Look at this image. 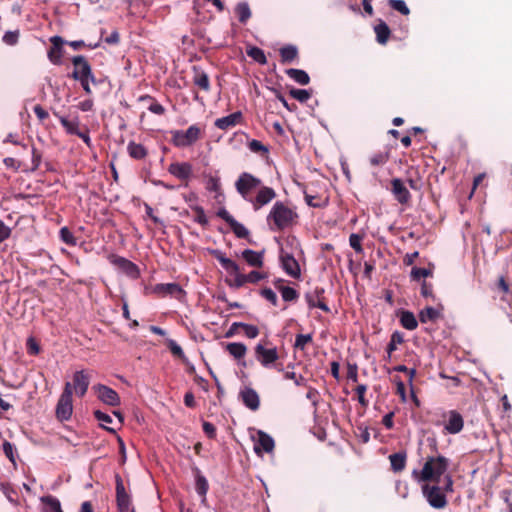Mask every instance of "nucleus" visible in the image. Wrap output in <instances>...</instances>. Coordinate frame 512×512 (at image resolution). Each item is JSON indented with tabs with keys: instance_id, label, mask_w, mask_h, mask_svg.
<instances>
[{
	"instance_id": "obj_1",
	"label": "nucleus",
	"mask_w": 512,
	"mask_h": 512,
	"mask_svg": "<svg viewBox=\"0 0 512 512\" xmlns=\"http://www.w3.org/2000/svg\"><path fill=\"white\" fill-rule=\"evenodd\" d=\"M450 461L443 455L427 456L420 470L414 469L412 477L419 483H439L445 477Z\"/></svg>"
},
{
	"instance_id": "obj_2",
	"label": "nucleus",
	"mask_w": 512,
	"mask_h": 512,
	"mask_svg": "<svg viewBox=\"0 0 512 512\" xmlns=\"http://www.w3.org/2000/svg\"><path fill=\"white\" fill-rule=\"evenodd\" d=\"M453 478L450 474L445 475L444 485L439 483H423L421 491L429 505L435 509H443L447 506L446 493L453 492Z\"/></svg>"
},
{
	"instance_id": "obj_3",
	"label": "nucleus",
	"mask_w": 512,
	"mask_h": 512,
	"mask_svg": "<svg viewBox=\"0 0 512 512\" xmlns=\"http://www.w3.org/2000/svg\"><path fill=\"white\" fill-rule=\"evenodd\" d=\"M297 219V212L282 201L275 202L267 216L271 229L278 231L293 226Z\"/></svg>"
},
{
	"instance_id": "obj_4",
	"label": "nucleus",
	"mask_w": 512,
	"mask_h": 512,
	"mask_svg": "<svg viewBox=\"0 0 512 512\" xmlns=\"http://www.w3.org/2000/svg\"><path fill=\"white\" fill-rule=\"evenodd\" d=\"M210 253L230 275L234 276L233 280L226 279L229 287L239 289L247 284L246 275L240 272V267L235 261L227 258L220 250H211Z\"/></svg>"
},
{
	"instance_id": "obj_5",
	"label": "nucleus",
	"mask_w": 512,
	"mask_h": 512,
	"mask_svg": "<svg viewBox=\"0 0 512 512\" xmlns=\"http://www.w3.org/2000/svg\"><path fill=\"white\" fill-rule=\"evenodd\" d=\"M202 129L198 125H191L186 131L171 130V143L178 148L189 147L202 137Z\"/></svg>"
},
{
	"instance_id": "obj_6",
	"label": "nucleus",
	"mask_w": 512,
	"mask_h": 512,
	"mask_svg": "<svg viewBox=\"0 0 512 512\" xmlns=\"http://www.w3.org/2000/svg\"><path fill=\"white\" fill-rule=\"evenodd\" d=\"M73 412L72 404V386L70 382H66L63 392L56 405V418L63 422L71 418Z\"/></svg>"
},
{
	"instance_id": "obj_7",
	"label": "nucleus",
	"mask_w": 512,
	"mask_h": 512,
	"mask_svg": "<svg viewBox=\"0 0 512 512\" xmlns=\"http://www.w3.org/2000/svg\"><path fill=\"white\" fill-rule=\"evenodd\" d=\"M261 180L251 173L243 172L239 175L235 182L237 192L246 201L252 198V192L261 186Z\"/></svg>"
},
{
	"instance_id": "obj_8",
	"label": "nucleus",
	"mask_w": 512,
	"mask_h": 512,
	"mask_svg": "<svg viewBox=\"0 0 512 512\" xmlns=\"http://www.w3.org/2000/svg\"><path fill=\"white\" fill-rule=\"evenodd\" d=\"M71 61L74 66L71 77L74 80H91L92 83H96L95 76L92 73L91 65L84 56H74Z\"/></svg>"
},
{
	"instance_id": "obj_9",
	"label": "nucleus",
	"mask_w": 512,
	"mask_h": 512,
	"mask_svg": "<svg viewBox=\"0 0 512 512\" xmlns=\"http://www.w3.org/2000/svg\"><path fill=\"white\" fill-rule=\"evenodd\" d=\"M256 360L265 368H272L279 359L276 347L266 348L262 343H258L255 348Z\"/></svg>"
},
{
	"instance_id": "obj_10",
	"label": "nucleus",
	"mask_w": 512,
	"mask_h": 512,
	"mask_svg": "<svg viewBox=\"0 0 512 512\" xmlns=\"http://www.w3.org/2000/svg\"><path fill=\"white\" fill-rule=\"evenodd\" d=\"M116 503L119 512H128L131 507V496L126 490L120 474H115Z\"/></svg>"
},
{
	"instance_id": "obj_11",
	"label": "nucleus",
	"mask_w": 512,
	"mask_h": 512,
	"mask_svg": "<svg viewBox=\"0 0 512 512\" xmlns=\"http://www.w3.org/2000/svg\"><path fill=\"white\" fill-rule=\"evenodd\" d=\"M108 260L112 265H114L130 278L137 279L139 277L140 271L138 266L127 258L115 254H110L108 256Z\"/></svg>"
},
{
	"instance_id": "obj_12",
	"label": "nucleus",
	"mask_w": 512,
	"mask_h": 512,
	"mask_svg": "<svg viewBox=\"0 0 512 512\" xmlns=\"http://www.w3.org/2000/svg\"><path fill=\"white\" fill-rule=\"evenodd\" d=\"M93 389L96 392L98 399L104 404L113 407L120 405V396L114 389L103 384H97Z\"/></svg>"
},
{
	"instance_id": "obj_13",
	"label": "nucleus",
	"mask_w": 512,
	"mask_h": 512,
	"mask_svg": "<svg viewBox=\"0 0 512 512\" xmlns=\"http://www.w3.org/2000/svg\"><path fill=\"white\" fill-rule=\"evenodd\" d=\"M276 192L273 188L268 186H260L255 197L252 196L250 203L255 211L261 209L263 206L270 203L275 197Z\"/></svg>"
},
{
	"instance_id": "obj_14",
	"label": "nucleus",
	"mask_w": 512,
	"mask_h": 512,
	"mask_svg": "<svg viewBox=\"0 0 512 512\" xmlns=\"http://www.w3.org/2000/svg\"><path fill=\"white\" fill-rule=\"evenodd\" d=\"M281 267L289 276L298 279L301 275V270L298 261L294 256L284 250L280 253Z\"/></svg>"
},
{
	"instance_id": "obj_15",
	"label": "nucleus",
	"mask_w": 512,
	"mask_h": 512,
	"mask_svg": "<svg viewBox=\"0 0 512 512\" xmlns=\"http://www.w3.org/2000/svg\"><path fill=\"white\" fill-rule=\"evenodd\" d=\"M89 384V374L84 370L76 371L73 375V384H71L72 392L74 391L79 397H83L88 390Z\"/></svg>"
},
{
	"instance_id": "obj_16",
	"label": "nucleus",
	"mask_w": 512,
	"mask_h": 512,
	"mask_svg": "<svg viewBox=\"0 0 512 512\" xmlns=\"http://www.w3.org/2000/svg\"><path fill=\"white\" fill-rule=\"evenodd\" d=\"M391 192L400 204H407L411 200V194L399 178L391 180Z\"/></svg>"
},
{
	"instance_id": "obj_17",
	"label": "nucleus",
	"mask_w": 512,
	"mask_h": 512,
	"mask_svg": "<svg viewBox=\"0 0 512 512\" xmlns=\"http://www.w3.org/2000/svg\"><path fill=\"white\" fill-rule=\"evenodd\" d=\"M244 121L243 114L241 111H236L228 116L218 118L215 120L214 125L220 130H228Z\"/></svg>"
},
{
	"instance_id": "obj_18",
	"label": "nucleus",
	"mask_w": 512,
	"mask_h": 512,
	"mask_svg": "<svg viewBox=\"0 0 512 512\" xmlns=\"http://www.w3.org/2000/svg\"><path fill=\"white\" fill-rule=\"evenodd\" d=\"M192 82L200 90L209 93L211 91V83L209 75L200 67L193 66Z\"/></svg>"
},
{
	"instance_id": "obj_19",
	"label": "nucleus",
	"mask_w": 512,
	"mask_h": 512,
	"mask_svg": "<svg viewBox=\"0 0 512 512\" xmlns=\"http://www.w3.org/2000/svg\"><path fill=\"white\" fill-rule=\"evenodd\" d=\"M50 42L52 46L48 50V58L53 64L59 65L63 57L64 40L60 36H53L50 38Z\"/></svg>"
},
{
	"instance_id": "obj_20",
	"label": "nucleus",
	"mask_w": 512,
	"mask_h": 512,
	"mask_svg": "<svg viewBox=\"0 0 512 512\" xmlns=\"http://www.w3.org/2000/svg\"><path fill=\"white\" fill-rule=\"evenodd\" d=\"M448 419L445 424V430L449 434H457L462 431L464 426L463 417L456 410H450L448 412Z\"/></svg>"
},
{
	"instance_id": "obj_21",
	"label": "nucleus",
	"mask_w": 512,
	"mask_h": 512,
	"mask_svg": "<svg viewBox=\"0 0 512 512\" xmlns=\"http://www.w3.org/2000/svg\"><path fill=\"white\" fill-rule=\"evenodd\" d=\"M274 446V440L270 435L261 430L257 432V439L254 445V450L257 454H260L261 451L270 453L274 450Z\"/></svg>"
},
{
	"instance_id": "obj_22",
	"label": "nucleus",
	"mask_w": 512,
	"mask_h": 512,
	"mask_svg": "<svg viewBox=\"0 0 512 512\" xmlns=\"http://www.w3.org/2000/svg\"><path fill=\"white\" fill-rule=\"evenodd\" d=\"M194 473L195 478V490L197 494L202 498L201 502L203 504L206 503L207 498V492L209 490V483L206 477L201 473L200 469L198 467H194L192 469Z\"/></svg>"
},
{
	"instance_id": "obj_23",
	"label": "nucleus",
	"mask_w": 512,
	"mask_h": 512,
	"mask_svg": "<svg viewBox=\"0 0 512 512\" xmlns=\"http://www.w3.org/2000/svg\"><path fill=\"white\" fill-rule=\"evenodd\" d=\"M154 292L159 294V295H161V296L171 295V296H174L177 299H180V297L185 294V292L182 289V287L179 284H177V283H160V284H157L154 287Z\"/></svg>"
},
{
	"instance_id": "obj_24",
	"label": "nucleus",
	"mask_w": 512,
	"mask_h": 512,
	"mask_svg": "<svg viewBox=\"0 0 512 512\" xmlns=\"http://www.w3.org/2000/svg\"><path fill=\"white\" fill-rule=\"evenodd\" d=\"M168 172L180 180H187L192 175V165L188 162L171 163L168 167Z\"/></svg>"
},
{
	"instance_id": "obj_25",
	"label": "nucleus",
	"mask_w": 512,
	"mask_h": 512,
	"mask_svg": "<svg viewBox=\"0 0 512 512\" xmlns=\"http://www.w3.org/2000/svg\"><path fill=\"white\" fill-rule=\"evenodd\" d=\"M240 397L247 408L253 411H256L259 408V395L254 389L246 387L244 390L240 392Z\"/></svg>"
},
{
	"instance_id": "obj_26",
	"label": "nucleus",
	"mask_w": 512,
	"mask_h": 512,
	"mask_svg": "<svg viewBox=\"0 0 512 512\" xmlns=\"http://www.w3.org/2000/svg\"><path fill=\"white\" fill-rule=\"evenodd\" d=\"M246 263L255 268H261L264 265V252L254 251L252 249H245L241 254Z\"/></svg>"
},
{
	"instance_id": "obj_27",
	"label": "nucleus",
	"mask_w": 512,
	"mask_h": 512,
	"mask_svg": "<svg viewBox=\"0 0 512 512\" xmlns=\"http://www.w3.org/2000/svg\"><path fill=\"white\" fill-rule=\"evenodd\" d=\"M374 32L376 34V40L379 44L384 45L388 42L391 30L383 20L380 19L378 21V23L374 27Z\"/></svg>"
},
{
	"instance_id": "obj_28",
	"label": "nucleus",
	"mask_w": 512,
	"mask_h": 512,
	"mask_svg": "<svg viewBox=\"0 0 512 512\" xmlns=\"http://www.w3.org/2000/svg\"><path fill=\"white\" fill-rule=\"evenodd\" d=\"M391 469L395 472H401L406 467V461H407V454L406 452H397L393 453L389 456Z\"/></svg>"
},
{
	"instance_id": "obj_29",
	"label": "nucleus",
	"mask_w": 512,
	"mask_h": 512,
	"mask_svg": "<svg viewBox=\"0 0 512 512\" xmlns=\"http://www.w3.org/2000/svg\"><path fill=\"white\" fill-rule=\"evenodd\" d=\"M400 324L407 330H415L418 326L415 315L408 310H402L399 314Z\"/></svg>"
},
{
	"instance_id": "obj_30",
	"label": "nucleus",
	"mask_w": 512,
	"mask_h": 512,
	"mask_svg": "<svg viewBox=\"0 0 512 512\" xmlns=\"http://www.w3.org/2000/svg\"><path fill=\"white\" fill-rule=\"evenodd\" d=\"M127 151L129 156L136 160H142L148 154L147 149L142 144L136 143L134 141H130L128 143Z\"/></svg>"
},
{
	"instance_id": "obj_31",
	"label": "nucleus",
	"mask_w": 512,
	"mask_h": 512,
	"mask_svg": "<svg viewBox=\"0 0 512 512\" xmlns=\"http://www.w3.org/2000/svg\"><path fill=\"white\" fill-rule=\"evenodd\" d=\"M287 76L293 79L300 85H308L310 83V77L308 73L301 69L289 68L285 71Z\"/></svg>"
},
{
	"instance_id": "obj_32",
	"label": "nucleus",
	"mask_w": 512,
	"mask_h": 512,
	"mask_svg": "<svg viewBox=\"0 0 512 512\" xmlns=\"http://www.w3.org/2000/svg\"><path fill=\"white\" fill-rule=\"evenodd\" d=\"M281 63L287 64L298 58V49L294 45H286L279 50Z\"/></svg>"
},
{
	"instance_id": "obj_33",
	"label": "nucleus",
	"mask_w": 512,
	"mask_h": 512,
	"mask_svg": "<svg viewBox=\"0 0 512 512\" xmlns=\"http://www.w3.org/2000/svg\"><path fill=\"white\" fill-rule=\"evenodd\" d=\"M226 350L229 352L231 356H233L237 360H241L244 358L247 352V347L243 343L232 342L226 345Z\"/></svg>"
},
{
	"instance_id": "obj_34",
	"label": "nucleus",
	"mask_w": 512,
	"mask_h": 512,
	"mask_svg": "<svg viewBox=\"0 0 512 512\" xmlns=\"http://www.w3.org/2000/svg\"><path fill=\"white\" fill-rule=\"evenodd\" d=\"M41 502L44 505V512H58L61 508L60 501L51 495L42 497Z\"/></svg>"
},
{
	"instance_id": "obj_35",
	"label": "nucleus",
	"mask_w": 512,
	"mask_h": 512,
	"mask_svg": "<svg viewBox=\"0 0 512 512\" xmlns=\"http://www.w3.org/2000/svg\"><path fill=\"white\" fill-rule=\"evenodd\" d=\"M246 54L252 58L254 61L261 65H265L267 63V58L262 49L256 46H251L246 49Z\"/></svg>"
},
{
	"instance_id": "obj_36",
	"label": "nucleus",
	"mask_w": 512,
	"mask_h": 512,
	"mask_svg": "<svg viewBox=\"0 0 512 512\" xmlns=\"http://www.w3.org/2000/svg\"><path fill=\"white\" fill-rule=\"evenodd\" d=\"M439 312L433 307H426L419 313V320L422 323L433 322L439 318Z\"/></svg>"
},
{
	"instance_id": "obj_37",
	"label": "nucleus",
	"mask_w": 512,
	"mask_h": 512,
	"mask_svg": "<svg viewBox=\"0 0 512 512\" xmlns=\"http://www.w3.org/2000/svg\"><path fill=\"white\" fill-rule=\"evenodd\" d=\"M235 13L240 23H246L251 17V10L246 2L238 3L235 9Z\"/></svg>"
},
{
	"instance_id": "obj_38",
	"label": "nucleus",
	"mask_w": 512,
	"mask_h": 512,
	"mask_svg": "<svg viewBox=\"0 0 512 512\" xmlns=\"http://www.w3.org/2000/svg\"><path fill=\"white\" fill-rule=\"evenodd\" d=\"M59 121L68 134L77 135V133L79 132V121L77 119L71 121L68 120L66 117L59 116Z\"/></svg>"
},
{
	"instance_id": "obj_39",
	"label": "nucleus",
	"mask_w": 512,
	"mask_h": 512,
	"mask_svg": "<svg viewBox=\"0 0 512 512\" xmlns=\"http://www.w3.org/2000/svg\"><path fill=\"white\" fill-rule=\"evenodd\" d=\"M232 327H240L243 329L244 331V334L250 338V339H254L256 338L258 335H259V329L257 326L255 325H252V324H246V323H242V322H236V323H233L232 324Z\"/></svg>"
},
{
	"instance_id": "obj_40",
	"label": "nucleus",
	"mask_w": 512,
	"mask_h": 512,
	"mask_svg": "<svg viewBox=\"0 0 512 512\" xmlns=\"http://www.w3.org/2000/svg\"><path fill=\"white\" fill-rule=\"evenodd\" d=\"M289 95L300 103H306L311 98L312 94L306 89L291 88Z\"/></svg>"
},
{
	"instance_id": "obj_41",
	"label": "nucleus",
	"mask_w": 512,
	"mask_h": 512,
	"mask_svg": "<svg viewBox=\"0 0 512 512\" xmlns=\"http://www.w3.org/2000/svg\"><path fill=\"white\" fill-rule=\"evenodd\" d=\"M229 226L237 238L247 239L249 237V230L236 219Z\"/></svg>"
},
{
	"instance_id": "obj_42",
	"label": "nucleus",
	"mask_w": 512,
	"mask_h": 512,
	"mask_svg": "<svg viewBox=\"0 0 512 512\" xmlns=\"http://www.w3.org/2000/svg\"><path fill=\"white\" fill-rule=\"evenodd\" d=\"M59 238L62 242L69 246H76L77 245V239L73 235V233L70 231V229L66 226L62 227L59 231Z\"/></svg>"
},
{
	"instance_id": "obj_43",
	"label": "nucleus",
	"mask_w": 512,
	"mask_h": 512,
	"mask_svg": "<svg viewBox=\"0 0 512 512\" xmlns=\"http://www.w3.org/2000/svg\"><path fill=\"white\" fill-rule=\"evenodd\" d=\"M389 160L388 152H377L369 158V163L373 167H379L385 165Z\"/></svg>"
},
{
	"instance_id": "obj_44",
	"label": "nucleus",
	"mask_w": 512,
	"mask_h": 512,
	"mask_svg": "<svg viewBox=\"0 0 512 512\" xmlns=\"http://www.w3.org/2000/svg\"><path fill=\"white\" fill-rule=\"evenodd\" d=\"M248 148L251 152L260 154V155H266L269 152V149L267 146H265L261 141L253 139L248 142Z\"/></svg>"
},
{
	"instance_id": "obj_45",
	"label": "nucleus",
	"mask_w": 512,
	"mask_h": 512,
	"mask_svg": "<svg viewBox=\"0 0 512 512\" xmlns=\"http://www.w3.org/2000/svg\"><path fill=\"white\" fill-rule=\"evenodd\" d=\"M280 293L283 300L286 302L296 301L299 297V293L296 289L289 286L280 287Z\"/></svg>"
},
{
	"instance_id": "obj_46",
	"label": "nucleus",
	"mask_w": 512,
	"mask_h": 512,
	"mask_svg": "<svg viewBox=\"0 0 512 512\" xmlns=\"http://www.w3.org/2000/svg\"><path fill=\"white\" fill-rule=\"evenodd\" d=\"M388 5L395 11L401 13L402 15H409L410 10L407 7L404 0H388Z\"/></svg>"
},
{
	"instance_id": "obj_47",
	"label": "nucleus",
	"mask_w": 512,
	"mask_h": 512,
	"mask_svg": "<svg viewBox=\"0 0 512 512\" xmlns=\"http://www.w3.org/2000/svg\"><path fill=\"white\" fill-rule=\"evenodd\" d=\"M313 340L311 334H298L295 338L294 348L304 350L306 345L311 343Z\"/></svg>"
},
{
	"instance_id": "obj_48",
	"label": "nucleus",
	"mask_w": 512,
	"mask_h": 512,
	"mask_svg": "<svg viewBox=\"0 0 512 512\" xmlns=\"http://www.w3.org/2000/svg\"><path fill=\"white\" fill-rule=\"evenodd\" d=\"M191 209L196 213L194 217V221L200 224L201 226L208 225V219L206 217L205 211L201 206L195 205L191 206Z\"/></svg>"
},
{
	"instance_id": "obj_49",
	"label": "nucleus",
	"mask_w": 512,
	"mask_h": 512,
	"mask_svg": "<svg viewBox=\"0 0 512 512\" xmlns=\"http://www.w3.org/2000/svg\"><path fill=\"white\" fill-rule=\"evenodd\" d=\"M32 166L30 168L31 172H35L39 169L42 162V152L39 151L36 147L32 146Z\"/></svg>"
},
{
	"instance_id": "obj_50",
	"label": "nucleus",
	"mask_w": 512,
	"mask_h": 512,
	"mask_svg": "<svg viewBox=\"0 0 512 512\" xmlns=\"http://www.w3.org/2000/svg\"><path fill=\"white\" fill-rule=\"evenodd\" d=\"M168 348L170 352L175 356L180 358L183 361H186L185 354L182 350V348L176 343V341L170 339L167 342Z\"/></svg>"
},
{
	"instance_id": "obj_51",
	"label": "nucleus",
	"mask_w": 512,
	"mask_h": 512,
	"mask_svg": "<svg viewBox=\"0 0 512 512\" xmlns=\"http://www.w3.org/2000/svg\"><path fill=\"white\" fill-rule=\"evenodd\" d=\"M245 275L247 278V283H251V284H257L261 280H264L268 277L267 273L256 271V270H253Z\"/></svg>"
},
{
	"instance_id": "obj_52",
	"label": "nucleus",
	"mask_w": 512,
	"mask_h": 512,
	"mask_svg": "<svg viewBox=\"0 0 512 512\" xmlns=\"http://www.w3.org/2000/svg\"><path fill=\"white\" fill-rule=\"evenodd\" d=\"M432 276V271L426 268L413 267L411 270V278L415 281L420 280L422 277Z\"/></svg>"
},
{
	"instance_id": "obj_53",
	"label": "nucleus",
	"mask_w": 512,
	"mask_h": 512,
	"mask_svg": "<svg viewBox=\"0 0 512 512\" xmlns=\"http://www.w3.org/2000/svg\"><path fill=\"white\" fill-rule=\"evenodd\" d=\"M260 295L265 298L267 301H269L273 306H277L278 304V298L276 293L271 288H263L260 291Z\"/></svg>"
},
{
	"instance_id": "obj_54",
	"label": "nucleus",
	"mask_w": 512,
	"mask_h": 512,
	"mask_svg": "<svg viewBox=\"0 0 512 512\" xmlns=\"http://www.w3.org/2000/svg\"><path fill=\"white\" fill-rule=\"evenodd\" d=\"M362 239H363V236H361L359 234H355V233H352L349 237V244L357 253L363 252V248L361 245Z\"/></svg>"
},
{
	"instance_id": "obj_55",
	"label": "nucleus",
	"mask_w": 512,
	"mask_h": 512,
	"mask_svg": "<svg viewBox=\"0 0 512 512\" xmlns=\"http://www.w3.org/2000/svg\"><path fill=\"white\" fill-rule=\"evenodd\" d=\"M498 289L505 295H507V297L503 298L504 300L510 302L512 301V294H510V288H509V284L507 283V281L505 280L504 277H500L499 280H498Z\"/></svg>"
},
{
	"instance_id": "obj_56",
	"label": "nucleus",
	"mask_w": 512,
	"mask_h": 512,
	"mask_svg": "<svg viewBox=\"0 0 512 512\" xmlns=\"http://www.w3.org/2000/svg\"><path fill=\"white\" fill-rule=\"evenodd\" d=\"M206 189L213 192L221 190L220 179L216 176H209L206 182Z\"/></svg>"
},
{
	"instance_id": "obj_57",
	"label": "nucleus",
	"mask_w": 512,
	"mask_h": 512,
	"mask_svg": "<svg viewBox=\"0 0 512 512\" xmlns=\"http://www.w3.org/2000/svg\"><path fill=\"white\" fill-rule=\"evenodd\" d=\"M355 391L358 396V401L363 407L368 406V400L365 398V393L367 391V386L364 384H360L355 388Z\"/></svg>"
},
{
	"instance_id": "obj_58",
	"label": "nucleus",
	"mask_w": 512,
	"mask_h": 512,
	"mask_svg": "<svg viewBox=\"0 0 512 512\" xmlns=\"http://www.w3.org/2000/svg\"><path fill=\"white\" fill-rule=\"evenodd\" d=\"M3 452L5 454V456L13 463L15 464V457H14V445L12 443H10L9 441H4L3 442Z\"/></svg>"
},
{
	"instance_id": "obj_59",
	"label": "nucleus",
	"mask_w": 512,
	"mask_h": 512,
	"mask_svg": "<svg viewBox=\"0 0 512 512\" xmlns=\"http://www.w3.org/2000/svg\"><path fill=\"white\" fill-rule=\"evenodd\" d=\"M67 44L72 47L74 50H79L83 47H87L89 49H95L99 46V42L97 43H90V44H85L84 41L82 40H76V41H70V42H67Z\"/></svg>"
},
{
	"instance_id": "obj_60",
	"label": "nucleus",
	"mask_w": 512,
	"mask_h": 512,
	"mask_svg": "<svg viewBox=\"0 0 512 512\" xmlns=\"http://www.w3.org/2000/svg\"><path fill=\"white\" fill-rule=\"evenodd\" d=\"M306 397H307V399H309L312 402V405L316 409L317 405L319 403V399H320L319 391L317 389L313 388V387H309L308 391H307V394H306Z\"/></svg>"
},
{
	"instance_id": "obj_61",
	"label": "nucleus",
	"mask_w": 512,
	"mask_h": 512,
	"mask_svg": "<svg viewBox=\"0 0 512 512\" xmlns=\"http://www.w3.org/2000/svg\"><path fill=\"white\" fill-rule=\"evenodd\" d=\"M284 377L289 380H294L297 386H306L307 380L302 375L297 376L295 372L287 371Z\"/></svg>"
},
{
	"instance_id": "obj_62",
	"label": "nucleus",
	"mask_w": 512,
	"mask_h": 512,
	"mask_svg": "<svg viewBox=\"0 0 512 512\" xmlns=\"http://www.w3.org/2000/svg\"><path fill=\"white\" fill-rule=\"evenodd\" d=\"M19 38L18 31H8L3 36V41L8 45H15Z\"/></svg>"
},
{
	"instance_id": "obj_63",
	"label": "nucleus",
	"mask_w": 512,
	"mask_h": 512,
	"mask_svg": "<svg viewBox=\"0 0 512 512\" xmlns=\"http://www.w3.org/2000/svg\"><path fill=\"white\" fill-rule=\"evenodd\" d=\"M148 110L156 115H164L166 112L165 107L157 102V100L152 101V103L148 105Z\"/></svg>"
},
{
	"instance_id": "obj_64",
	"label": "nucleus",
	"mask_w": 512,
	"mask_h": 512,
	"mask_svg": "<svg viewBox=\"0 0 512 512\" xmlns=\"http://www.w3.org/2000/svg\"><path fill=\"white\" fill-rule=\"evenodd\" d=\"M203 431L209 437L210 439H214L216 437V428L215 426L210 422H203Z\"/></svg>"
}]
</instances>
